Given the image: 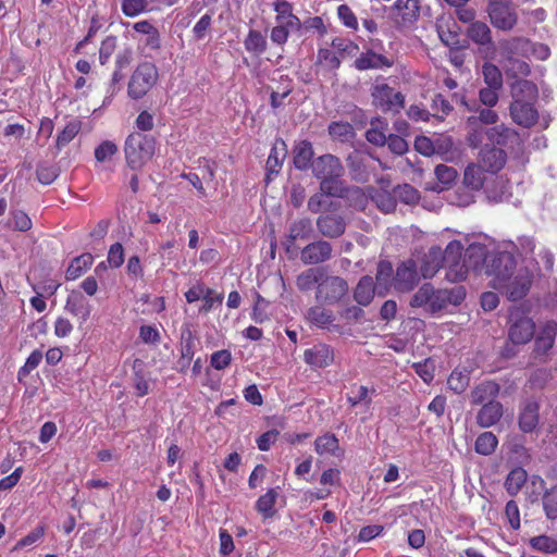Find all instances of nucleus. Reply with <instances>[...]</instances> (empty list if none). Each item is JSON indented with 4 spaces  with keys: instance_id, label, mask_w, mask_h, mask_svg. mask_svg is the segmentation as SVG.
<instances>
[{
    "instance_id": "obj_53",
    "label": "nucleus",
    "mask_w": 557,
    "mask_h": 557,
    "mask_svg": "<svg viewBox=\"0 0 557 557\" xmlns=\"http://www.w3.org/2000/svg\"><path fill=\"white\" fill-rule=\"evenodd\" d=\"M532 549L546 554L557 553V541L548 535H539L529 540Z\"/></svg>"
},
{
    "instance_id": "obj_4",
    "label": "nucleus",
    "mask_w": 557,
    "mask_h": 557,
    "mask_svg": "<svg viewBox=\"0 0 557 557\" xmlns=\"http://www.w3.org/2000/svg\"><path fill=\"white\" fill-rule=\"evenodd\" d=\"M485 273L494 276V286L503 285L512 275L516 270V259L508 251L490 252L485 258Z\"/></svg>"
},
{
    "instance_id": "obj_31",
    "label": "nucleus",
    "mask_w": 557,
    "mask_h": 557,
    "mask_svg": "<svg viewBox=\"0 0 557 557\" xmlns=\"http://www.w3.org/2000/svg\"><path fill=\"white\" fill-rule=\"evenodd\" d=\"M324 268L321 267H312L305 271L296 277V286L302 293H308L315 288L318 290V286L324 276Z\"/></svg>"
},
{
    "instance_id": "obj_41",
    "label": "nucleus",
    "mask_w": 557,
    "mask_h": 557,
    "mask_svg": "<svg viewBox=\"0 0 557 557\" xmlns=\"http://www.w3.org/2000/svg\"><path fill=\"white\" fill-rule=\"evenodd\" d=\"M504 70L508 77L519 79L529 76L531 73L529 63L522 60L521 57L504 59Z\"/></svg>"
},
{
    "instance_id": "obj_10",
    "label": "nucleus",
    "mask_w": 557,
    "mask_h": 557,
    "mask_svg": "<svg viewBox=\"0 0 557 557\" xmlns=\"http://www.w3.org/2000/svg\"><path fill=\"white\" fill-rule=\"evenodd\" d=\"M157 78V67L152 63H140L129 79L128 96L132 99H140L152 88Z\"/></svg>"
},
{
    "instance_id": "obj_40",
    "label": "nucleus",
    "mask_w": 557,
    "mask_h": 557,
    "mask_svg": "<svg viewBox=\"0 0 557 557\" xmlns=\"http://www.w3.org/2000/svg\"><path fill=\"white\" fill-rule=\"evenodd\" d=\"M94 262V257L89 252L82 253L74 258L66 269L65 277L69 281L79 277Z\"/></svg>"
},
{
    "instance_id": "obj_8",
    "label": "nucleus",
    "mask_w": 557,
    "mask_h": 557,
    "mask_svg": "<svg viewBox=\"0 0 557 557\" xmlns=\"http://www.w3.org/2000/svg\"><path fill=\"white\" fill-rule=\"evenodd\" d=\"M463 247L459 240H451L442 250L443 265L447 268L446 278L449 282H461L467 277V264L463 262Z\"/></svg>"
},
{
    "instance_id": "obj_14",
    "label": "nucleus",
    "mask_w": 557,
    "mask_h": 557,
    "mask_svg": "<svg viewBox=\"0 0 557 557\" xmlns=\"http://www.w3.org/2000/svg\"><path fill=\"white\" fill-rule=\"evenodd\" d=\"M313 226L310 218L304 216L293 221L288 226V232L282 245L287 253L295 252L298 247L295 246L297 240H308L312 237Z\"/></svg>"
},
{
    "instance_id": "obj_56",
    "label": "nucleus",
    "mask_w": 557,
    "mask_h": 557,
    "mask_svg": "<svg viewBox=\"0 0 557 557\" xmlns=\"http://www.w3.org/2000/svg\"><path fill=\"white\" fill-rule=\"evenodd\" d=\"M433 296V286L430 283L423 284L412 296L410 306L412 308H420L425 305L430 307L431 298Z\"/></svg>"
},
{
    "instance_id": "obj_54",
    "label": "nucleus",
    "mask_w": 557,
    "mask_h": 557,
    "mask_svg": "<svg viewBox=\"0 0 557 557\" xmlns=\"http://www.w3.org/2000/svg\"><path fill=\"white\" fill-rule=\"evenodd\" d=\"M59 168L47 162L38 163L36 169L37 180L44 185H50L51 183H53L59 176Z\"/></svg>"
},
{
    "instance_id": "obj_6",
    "label": "nucleus",
    "mask_w": 557,
    "mask_h": 557,
    "mask_svg": "<svg viewBox=\"0 0 557 557\" xmlns=\"http://www.w3.org/2000/svg\"><path fill=\"white\" fill-rule=\"evenodd\" d=\"M338 209L339 203L331 201L318 216L317 228L323 237L335 239L345 233L347 223Z\"/></svg>"
},
{
    "instance_id": "obj_48",
    "label": "nucleus",
    "mask_w": 557,
    "mask_h": 557,
    "mask_svg": "<svg viewBox=\"0 0 557 557\" xmlns=\"http://www.w3.org/2000/svg\"><path fill=\"white\" fill-rule=\"evenodd\" d=\"M470 383V372L467 369H455L447 380L448 387L456 394L463 393Z\"/></svg>"
},
{
    "instance_id": "obj_13",
    "label": "nucleus",
    "mask_w": 557,
    "mask_h": 557,
    "mask_svg": "<svg viewBox=\"0 0 557 557\" xmlns=\"http://www.w3.org/2000/svg\"><path fill=\"white\" fill-rule=\"evenodd\" d=\"M486 139L490 145L498 146L497 148L519 150L522 146L523 139L521 135L513 128L504 124L495 125L486 131Z\"/></svg>"
},
{
    "instance_id": "obj_33",
    "label": "nucleus",
    "mask_w": 557,
    "mask_h": 557,
    "mask_svg": "<svg viewBox=\"0 0 557 557\" xmlns=\"http://www.w3.org/2000/svg\"><path fill=\"white\" fill-rule=\"evenodd\" d=\"M460 102L469 111L475 110L474 107H476V103L473 102V107H471L463 96L460 97ZM476 111L479 112V114L469 116L467 120V125H474V126L491 125V124H495L498 120V114L488 107L482 109V108H480V106H478Z\"/></svg>"
},
{
    "instance_id": "obj_16",
    "label": "nucleus",
    "mask_w": 557,
    "mask_h": 557,
    "mask_svg": "<svg viewBox=\"0 0 557 557\" xmlns=\"http://www.w3.org/2000/svg\"><path fill=\"white\" fill-rule=\"evenodd\" d=\"M507 153L504 149L485 144L479 153V164L492 174L499 172L506 164Z\"/></svg>"
},
{
    "instance_id": "obj_44",
    "label": "nucleus",
    "mask_w": 557,
    "mask_h": 557,
    "mask_svg": "<svg viewBox=\"0 0 557 557\" xmlns=\"http://www.w3.org/2000/svg\"><path fill=\"white\" fill-rule=\"evenodd\" d=\"M244 46L248 52L260 55L265 52L268 42L265 36L261 32L250 29L244 40Z\"/></svg>"
},
{
    "instance_id": "obj_27",
    "label": "nucleus",
    "mask_w": 557,
    "mask_h": 557,
    "mask_svg": "<svg viewBox=\"0 0 557 557\" xmlns=\"http://www.w3.org/2000/svg\"><path fill=\"white\" fill-rule=\"evenodd\" d=\"M393 64V60L388 59L384 54L374 52L372 49H368L366 52H362L354 61V66L358 71L391 67Z\"/></svg>"
},
{
    "instance_id": "obj_55",
    "label": "nucleus",
    "mask_w": 557,
    "mask_h": 557,
    "mask_svg": "<svg viewBox=\"0 0 557 557\" xmlns=\"http://www.w3.org/2000/svg\"><path fill=\"white\" fill-rule=\"evenodd\" d=\"M195 336L188 325L182 329L181 333V356L193 358L195 355Z\"/></svg>"
},
{
    "instance_id": "obj_22",
    "label": "nucleus",
    "mask_w": 557,
    "mask_h": 557,
    "mask_svg": "<svg viewBox=\"0 0 557 557\" xmlns=\"http://www.w3.org/2000/svg\"><path fill=\"white\" fill-rule=\"evenodd\" d=\"M304 360L312 368H325L334 360L333 349L325 344H317L304 352Z\"/></svg>"
},
{
    "instance_id": "obj_28",
    "label": "nucleus",
    "mask_w": 557,
    "mask_h": 557,
    "mask_svg": "<svg viewBox=\"0 0 557 557\" xmlns=\"http://www.w3.org/2000/svg\"><path fill=\"white\" fill-rule=\"evenodd\" d=\"M64 309L84 323L90 317L91 305L79 290H72L66 298Z\"/></svg>"
},
{
    "instance_id": "obj_46",
    "label": "nucleus",
    "mask_w": 557,
    "mask_h": 557,
    "mask_svg": "<svg viewBox=\"0 0 557 557\" xmlns=\"http://www.w3.org/2000/svg\"><path fill=\"white\" fill-rule=\"evenodd\" d=\"M82 126V122L78 120L70 121L65 127L58 134L55 147L58 150H61L67 144H70L75 136L79 133Z\"/></svg>"
},
{
    "instance_id": "obj_50",
    "label": "nucleus",
    "mask_w": 557,
    "mask_h": 557,
    "mask_svg": "<svg viewBox=\"0 0 557 557\" xmlns=\"http://www.w3.org/2000/svg\"><path fill=\"white\" fill-rule=\"evenodd\" d=\"M482 75L485 84L492 88L503 87V75L498 66L491 62H485L482 65Z\"/></svg>"
},
{
    "instance_id": "obj_19",
    "label": "nucleus",
    "mask_w": 557,
    "mask_h": 557,
    "mask_svg": "<svg viewBox=\"0 0 557 557\" xmlns=\"http://www.w3.org/2000/svg\"><path fill=\"white\" fill-rule=\"evenodd\" d=\"M535 102H511L509 107L510 115L518 125L530 128L536 124L539 112L534 108Z\"/></svg>"
},
{
    "instance_id": "obj_1",
    "label": "nucleus",
    "mask_w": 557,
    "mask_h": 557,
    "mask_svg": "<svg viewBox=\"0 0 557 557\" xmlns=\"http://www.w3.org/2000/svg\"><path fill=\"white\" fill-rule=\"evenodd\" d=\"M345 166L342 160L332 153H324L315 158L311 174L319 181V189L333 198H360L364 194L360 187L349 186L344 180Z\"/></svg>"
},
{
    "instance_id": "obj_61",
    "label": "nucleus",
    "mask_w": 557,
    "mask_h": 557,
    "mask_svg": "<svg viewBox=\"0 0 557 557\" xmlns=\"http://www.w3.org/2000/svg\"><path fill=\"white\" fill-rule=\"evenodd\" d=\"M269 301L265 300L260 294H256V301L252 308L251 319L259 324L269 320V315L265 312Z\"/></svg>"
},
{
    "instance_id": "obj_15",
    "label": "nucleus",
    "mask_w": 557,
    "mask_h": 557,
    "mask_svg": "<svg viewBox=\"0 0 557 557\" xmlns=\"http://www.w3.org/2000/svg\"><path fill=\"white\" fill-rule=\"evenodd\" d=\"M333 247L323 239L314 240L305 246L300 251V260L305 264L317 265L332 258Z\"/></svg>"
},
{
    "instance_id": "obj_2",
    "label": "nucleus",
    "mask_w": 557,
    "mask_h": 557,
    "mask_svg": "<svg viewBox=\"0 0 557 557\" xmlns=\"http://www.w3.org/2000/svg\"><path fill=\"white\" fill-rule=\"evenodd\" d=\"M156 150L153 136L140 132L131 133L124 145V153L127 166L134 171L140 170L152 159Z\"/></svg>"
},
{
    "instance_id": "obj_45",
    "label": "nucleus",
    "mask_w": 557,
    "mask_h": 557,
    "mask_svg": "<svg viewBox=\"0 0 557 557\" xmlns=\"http://www.w3.org/2000/svg\"><path fill=\"white\" fill-rule=\"evenodd\" d=\"M527 481V472L522 468H515L512 469L506 480H505V487L509 495H516L519 493L521 487L524 485Z\"/></svg>"
},
{
    "instance_id": "obj_25",
    "label": "nucleus",
    "mask_w": 557,
    "mask_h": 557,
    "mask_svg": "<svg viewBox=\"0 0 557 557\" xmlns=\"http://www.w3.org/2000/svg\"><path fill=\"white\" fill-rule=\"evenodd\" d=\"M531 40L529 38L517 36L499 41L500 53L506 58H528Z\"/></svg>"
},
{
    "instance_id": "obj_39",
    "label": "nucleus",
    "mask_w": 557,
    "mask_h": 557,
    "mask_svg": "<svg viewBox=\"0 0 557 557\" xmlns=\"http://www.w3.org/2000/svg\"><path fill=\"white\" fill-rule=\"evenodd\" d=\"M486 172L479 163L469 164L463 173V184L471 190H480L485 182Z\"/></svg>"
},
{
    "instance_id": "obj_58",
    "label": "nucleus",
    "mask_w": 557,
    "mask_h": 557,
    "mask_svg": "<svg viewBox=\"0 0 557 557\" xmlns=\"http://www.w3.org/2000/svg\"><path fill=\"white\" fill-rule=\"evenodd\" d=\"M346 162L351 177L356 181L361 180L366 172L364 159L359 153L354 152L347 157Z\"/></svg>"
},
{
    "instance_id": "obj_42",
    "label": "nucleus",
    "mask_w": 557,
    "mask_h": 557,
    "mask_svg": "<svg viewBox=\"0 0 557 557\" xmlns=\"http://www.w3.org/2000/svg\"><path fill=\"white\" fill-rule=\"evenodd\" d=\"M394 269L393 264L388 260H380L376 267V274H375V285L379 288L377 295L383 296L384 293L381 290V288H384L385 290L388 289V286L391 284V281L393 278Z\"/></svg>"
},
{
    "instance_id": "obj_29",
    "label": "nucleus",
    "mask_w": 557,
    "mask_h": 557,
    "mask_svg": "<svg viewBox=\"0 0 557 557\" xmlns=\"http://www.w3.org/2000/svg\"><path fill=\"white\" fill-rule=\"evenodd\" d=\"M512 102H536L539 88L528 79H517L511 84Z\"/></svg>"
},
{
    "instance_id": "obj_7",
    "label": "nucleus",
    "mask_w": 557,
    "mask_h": 557,
    "mask_svg": "<svg viewBox=\"0 0 557 557\" xmlns=\"http://www.w3.org/2000/svg\"><path fill=\"white\" fill-rule=\"evenodd\" d=\"M372 106L384 113H399L405 107V96L388 84H375L371 88Z\"/></svg>"
},
{
    "instance_id": "obj_36",
    "label": "nucleus",
    "mask_w": 557,
    "mask_h": 557,
    "mask_svg": "<svg viewBox=\"0 0 557 557\" xmlns=\"http://www.w3.org/2000/svg\"><path fill=\"white\" fill-rule=\"evenodd\" d=\"M277 488H270L264 495H261L256 502V510L262 516L263 520L271 519L276 515L274 508L278 497Z\"/></svg>"
},
{
    "instance_id": "obj_60",
    "label": "nucleus",
    "mask_w": 557,
    "mask_h": 557,
    "mask_svg": "<svg viewBox=\"0 0 557 557\" xmlns=\"http://www.w3.org/2000/svg\"><path fill=\"white\" fill-rule=\"evenodd\" d=\"M395 8L404 11V20L416 18L419 16V0H396Z\"/></svg>"
},
{
    "instance_id": "obj_26",
    "label": "nucleus",
    "mask_w": 557,
    "mask_h": 557,
    "mask_svg": "<svg viewBox=\"0 0 557 557\" xmlns=\"http://www.w3.org/2000/svg\"><path fill=\"white\" fill-rule=\"evenodd\" d=\"M376 290L379 288L374 283V278L370 275H363L352 289L354 301L360 306L368 307L372 304Z\"/></svg>"
},
{
    "instance_id": "obj_12",
    "label": "nucleus",
    "mask_w": 557,
    "mask_h": 557,
    "mask_svg": "<svg viewBox=\"0 0 557 557\" xmlns=\"http://www.w3.org/2000/svg\"><path fill=\"white\" fill-rule=\"evenodd\" d=\"M486 13L491 24L498 30L510 32L518 24V13L510 1L506 3L487 4Z\"/></svg>"
},
{
    "instance_id": "obj_32",
    "label": "nucleus",
    "mask_w": 557,
    "mask_h": 557,
    "mask_svg": "<svg viewBox=\"0 0 557 557\" xmlns=\"http://www.w3.org/2000/svg\"><path fill=\"white\" fill-rule=\"evenodd\" d=\"M442 249L433 246L424 255L420 267V272L424 278L433 277L443 265Z\"/></svg>"
},
{
    "instance_id": "obj_30",
    "label": "nucleus",
    "mask_w": 557,
    "mask_h": 557,
    "mask_svg": "<svg viewBox=\"0 0 557 557\" xmlns=\"http://www.w3.org/2000/svg\"><path fill=\"white\" fill-rule=\"evenodd\" d=\"M286 156L287 145L285 140L282 138H276L267 160L268 178H270V176L273 174H278Z\"/></svg>"
},
{
    "instance_id": "obj_23",
    "label": "nucleus",
    "mask_w": 557,
    "mask_h": 557,
    "mask_svg": "<svg viewBox=\"0 0 557 557\" xmlns=\"http://www.w3.org/2000/svg\"><path fill=\"white\" fill-rule=\"evenodd\" d=\"M500 393V385L493 380H485L475 385L470 392V403L472 405H483L493 401Z\"/></svg>"
},
{
    "instance_id": "obj_18",
    "label": "nucleus",
    "mask_w": 557,
    "mask_h": 557,
    "mask_svg": "<svg viewBox=\"0 0 557 557\" xmlns=\"http://www.w3.org/2000/svg\"><path fill=\"white\" fill-rule=\"evenodd\" d=\"M293 164L298 171H308L313 168L315 162L314 149L308 139L298 140L292 149Z\"/></svg>"
},
{
    "instance_id": "obj_64",
    "label": "nucleus",
    "mask_w": 557,
    "mask_h": 557,
    "mask_svg": "<svg viewBox=\"0 0 557 557\" xmlns=\"http://www.w3.org/2000/svg\"><path fill=\"white\" fill-rule=\"evenodd\" d=\"M116 152L117 146L110 140H104L95 149V158L98 162H104Z\"/></svg>"
},
{
    "instance_id": "obj_17",
    "label": "nucleus",
    "mask_w": 557,
    "mask_h": 557,
    "mask_svg": "<svg viewBox=\"0 0 557 557\" xmlns=\"http://www.w3.org/2000/svg\"><path fill=\"white\" fill-rule=\"evenodd\" d=\"M419 283L416 262L411 259L404 261L397 267L394 276V286L400 293L412 290Z\"/></svg>"
},
{
    "instance_id": "obj_49",
    "label": "nucleus",
    "mask_w": 557,
    "mask_h": 557,
    "mask_svg": "<svg viewBox=\"0 0 557 557\" xmlns=\"http://www.w3.org/2000/svg\"><path fill=\"white\" fill-rule=\"evenodd\" d=\"M394 197L405 205H416L420 200V193L410 184L397 185L393 189Z\"/></svg>"
},
{
    "instance_id": "obj_47",
    "label": "nucleus",
    "mask_w": 557,
    "mask_h": 557,
    "mask_svg": "<svg viewBox=\"0 0 557 557\" xmlns=\"http://www.w3.org/2000/svg\"><path fill=\"white\" fill-rule=\"evenodd\" d=\"M364 306L347 304L338 310L339 317L347 323H362L366 321Z\"/></svg>"
},
{
    "instance_id": "obj_52",
    "label": "nucleus",
    "mask_w": 557,
    "mask_h": 557,
    "mask_svg": "<svg viewBox=\"0 0 557 557\" xmlns=\"http://www.w3.org/2000/svg\"><path fill=\"white\" fill-rule=\"evenodd\" d=\"M543 509L547 519H557V485L546 490L542 497Z\"/></svg>"
},
{
    "instance_id": "obj_11",
    "label": "nucleus",
    "mask_w": 557,
    "mask_h": 557,
    "mask_svg": "<svg viewBox=\"0 0 557 557\" xmlns=\"http://www.w3.org/2000/svg\"><path fill=\"white\" fill-rule=\"evenodd\" d=\"M509 322L508 341L513 345H524L534 337L535 323L521 310H511L509 313Z\"/></svg>"
},
{
    "instance_id": "obj_3",
    "label": "nucleus",
    "mask_w": 557,
    "mask_h": 557,
    "mask_svg": "<svg viewBox=\"0 0 557 557\" xmlns=\"http://www.w3.org/2000/svg\"><path fill=\"white\" fill-rule=\"evenodd\" d=\"M349 294V285L346 278L332 275L324 271V276L315 290V301L320 305L335 306L342 304Z\"/></svg>"
},
{
    "instance_id": "obj_34",
    "label": "nucleus",
    "mask_w": 557,
    "mask_h": 557,
    "mask_svg": "<svg viewBox=\"0 0 557 557\" xmlns=\"http://www.w3.org/2000/svg\"><path fill=\"white\" fill-rule=\"evenodd\" d=\"M314 450L320 456L330 454L334 457H342L344 455V450L339 446L338 438L331 432H326L315 438Z\"/></svg>"
},
{
    "instance_id": "obj_24",
    "label": "nucleus",
    "mask_w": 557,
    "mask_h": 557,
    "mask_svg": "<svg viewBox=\"0 0 557 557\" xmlns=\"http://www.w3.org/2000/svg\"><path fill=\"white\" fill-rule=\"evenodd\" d=\"M530 286V276L527 273L519 272L515 277L511 276L506 283L496 287L504 288L508 299L516 301L522 299L528 294Z\"/></svg>"
},
{
    "instance_id": "obj_37",
    "label": "nucleus",
    "mask_w": 557,
    "mask_h": 557,
    "mask_svg": "<svg viewBox=\"0 0 557 557\" xmlns=\"http://www.w3.org/2000/svg\"><path fill=\"white\" fill-rule=\"evenodd\" d=\"M323 306L324 305L319 304L317 306L310 307L306 313V319L311 324L320 329L327 327L335 320L333 312L329 309H325Z\"/></svg>"
},
{
    "instance_id": "obj_20",
    "label": "nucleus",
    "mask_w": 557,
    "mask_h": 557,
    "mask_svg": "<svg viewBox=\"0 0 557 557\" xmlns=\"http://www.w3.org/2000/svg\"><path fill=\"white\" fill-rule=\"evenodd\" d=\"M557 335V323L547 321L540 330L534 341L533 354L535 358L546 356L553 348Z\"/></svg>"
},
{
    "instance_id": "obj_63",
    "label": "nucleus",
    "mask_w": 557,
    "mask_h": 557,
    "mask_svg": "<svg viewBox=\"0 0 557 557\" xmlns=\"http://www.w3.org/2000/svg\"><path fill=\"white\" fill-rule=\"evenodd\" d=\"M232 361V354L227 349H222L213 352L210 358V364L215 370L226 369Z\"/></svg>"
},
{
    "instance_id": "obj_62",
    "label": "nucleus",
    "mask_w": 557,
    "mask_h": 557,
    "mask_svg": "<svg viewBox=\"0 0 557 557\" xmlns=\"http://www.w3.org/2000/svg\"><path fill=\"white\" fill-rule=\"evenodd\" d=\"M434 173L437 181L445 186L450 185L457 177L456 169L445 164H438L435 168Z\"/></svg>"
},
{
    "instance_id": "obj_59",
    "label": "nucleus",
    "mask_w": 557,
    "mask_h": 557,
    "mask_svg": "<svg viewBox=\"0 0 557 557\" xmlns=\"http://www.w3.org/2000/svg\"><path fill=\"white\" fill-rule=\"evenodd\" d=\"M434 154H438L444 159H448V156L453 154L454 141L450 136L438 135L433 139Z\"/></svg>"
},
{
    "instance_id": "obj_57",
    "label": "nucleus",
    "mask_w": 557,
    "mask_h": 557,
    "mask_svg": "<svg viewBox=\"0 0 557 557\" xmlns=\"http://www.w3.org/2000/svg\"><path fill=\"white\" fill-rule=\"evenodd\" d=\"M327 129L331 137L342 141L354 136V127L348 122H332Z\"/></svg>"
},
{
    "instance_id": "obj_38",
    "label": "nucleus",
    "mask_w": 557,
    "mask_h": 557,
    "mask_svg": "<svg viewBox=\"0 0 557 557\" xmlns=\"http://www.w3.org/2000/svg\"><path fill=\"white\" fill-rule=\"evenodd\" d=\"M488 253L485 245L479 243L470 244L463 253V262L467 264V271L470 268L476 269L481 263H485V258Z\"/></svg>"
},
{
    "instance_id": "obj_35",
    "label": "nucleus",
    "mask_w": 557,
    "mask_h": 557,
    "mask_svg": "<svg viewBox=\"0 0 557 557\" xmlns=\"http://www.w3.org/2000/svg\"><path fill=\"white\" fill-rule=\"evenodd\" d=\"M388 123L382 116H374L370 121V128L366 132V139L376 146L383 147L386 145L387 136L385 131L387 129Z\"/></svg>"
},
{
    "instance_id": "obj_21",
    "label": "nucleus",
    "mask_w": 557,
    "mask_h": 557,
    "mask_svg": "<svg viewBox=\"0 0 557 557\" xmlns=\"http://www.w3.org/2000/svg\"><path fill=\"white\" fill-rule=\"evenodd\" d=\"M504 416V406L498 400L487 401L481 406L475 416L476 424L482 429L496 425Z\"/></svg>"
},
{
    "instance_id": "obj_51",
    "label": "nucleus",
    "mask_w": 557,
    "mask_h": 557,
    "mask_svg": "<svg viewBox=\"0 0 557 557\" xmlns=\"http://www.w3.org/2000/svg\"><path fill=\"white\" fill-rule=\"evenodd\" d=\"M523 435H515L507 442L508 451L517 460L527 461L530 459V454L524 445Z\"/></svg>"
},
{
    "instance_id": "obj_43",
    "label": "nucleus",
    "mask_w": 557,
    "mask_h": 557,
    "mask_svg": "<svg viewBox=\"0 0 557 557\" xmlns=\"http://www.w3.org/2000/svg\"><path fill=\"white\" fill-rule=\"evenodd\" d=\"M498 445L497 436L490 431L481 433L474 444V450L482 456H490L495 453Z\"/></svg>"
},
{
    "instance_id": "obj_5",
    "label": "nucleus",
    "mask_w": 557,
    "mask_h": 557,
    "mask_svg": "<svg viewBox=\"0 0 557 557\" xmlns=\"http://www.w3.org/2000/svg\"><path fill=\"white\" fill-rule=\"evenodd\" d=\"M541 398L534 395L521 397L518 404L517 423L523 434H533L541 426Z\"/></svg>"
},
{
    "instance_id": "obj_9",
    "label": "nucleus",
    "mask_w": 557,
    "mask_h": 557,
    "mask_svg": "<svg viewBox=\"0 0 557 557\" xmlns=\"http://www.w3.org/2000/svg\"><path fill=\"white\" fill-rule=\"evenodd\" d=\"M466 36L478 46V53L484 60H492L496 54V45L493 40L490 26L482 21L472 22L467 30Z\"/></svg>"
}]
</instances>
